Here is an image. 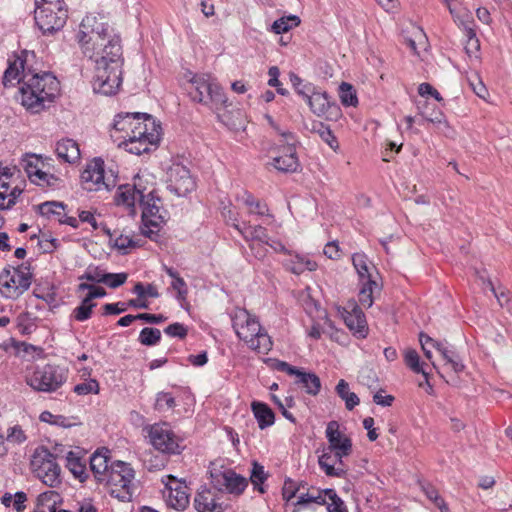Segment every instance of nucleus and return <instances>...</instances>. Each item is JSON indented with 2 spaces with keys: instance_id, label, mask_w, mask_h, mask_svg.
Returning a JSON list of instances; mask_svg holds the SVG:
<instances>
[{
  "instance_id": "6ab92c4d",
  "label": "nucleus",
  "mask_w": 512,
  "mask_h": 512,
  "mask_svg": "<svg viewBox=\"0 0 512 512\" xmlns=\"http://www.w3.org/2000/svg\"><path fill=\"white\" fill-rule=\"evenodd\" d=\"M341 314L350 331L359 338L367 336L368 328L365 315L354 300L347 301Z\"/></svg>"
},
{
  "instance_id": "680f3d73",
  "label": "nucleus",
  "mask_w": 512,
  "mask_h": 512,
  "mask_svg": "<svg viewBox=\"0 0 512 512\" xmlns=\"http://www.w3.org/2000/svg\"><path fill=\"white\" fill-rule=\"evenodd\" d=\"M300 486L297 485L296 482H294L291 479H286L282 488V497L287 502L290 501L292 498L296 496V494L299 492Z\"/></svg>"
},
{
  "instance_id": "4be33fe9",
  "label": "nucleus",
  "mask_w": 512,
  "mask_h": 512,
  "mask_svg": "<svg viewBox=\"0 0 512 512\" xmlns=\"http://www.w3.org/2000/svg\"><path fill=\"white\" fill-rule=\"evenodd\" d=\"M65 208L66 205L64 203L57 201H47L37 206L39 214L48 220H55L60 224L77 228L78 219L76 217L67 216Z\"/></svg>"
},
{
  "instance_id": "9d476101",
  "label": "nucleus",
  "mask_w": 512,
  "mask_h": 512,
  "mask_svg": "<svg viewBox=\"0 0 512 512\" xmlns=\"http://www.w3.org/2000/svg\"><path fill=\"white\" fill-rule=\"evenodd\" d=\"M34 472L42 482L54 488L61 483V468L56 462L52 453L47 449L41 448L35 451L31 462Z\"/></svg>"
},
{
  "instance_id": "473e14b6",
  "label": "nucleus",
  "mask_w": 512,
  "mask_h": 512,
  "mask_svg": "<svg viewBox=\"0 0 512 512\" xmlns=\"http://www.w3.org/2000/svg\"><path fill=\"white\" fill-rule=\"evenodd\" d=\"M60 502L61 497L56 491H45L37 498V507L35 512H56L57 505L60 504Z\"/></svg>"
},
{
  "instance_id": "a211bd4d",
  "label": "nucleus",
  "mask_w": 512,
  "mask_h": 512,
  "mask_svg": "<svg viewBox=\"0 0 512 512\" xmlns=\"http://www.w3.org/2000/svg\"><path fill=\"white\" fill-rule=\"evenodd\" d=\"M325 436L328 441L326 448L329 451L336 452V456L347 457L352 453V441L345 433L340 430L337 421H330L325 430Z\"/></svg>"
},
{
  "instance_id": "a19ab883",
  "label": "nucleus",
  "mask_w": 512,
  "mask_h": 512,
  "mask_svg": "<svg viewBox=\"0 0 512 512\" xmlns=\"http://www.w3.org/2000/svg\"><path fill=\"white\" fill-rule=\"evenodd\" d=\"M243 202L246 206H248L250 208L249 209L250 214L273 217L269 213V209H268V206L266 205V203L261 202L260 200L256 199L252 194L245 192L243 195Z\"/></svg>"
},
{
  "instance_id": "052dcab7",
  "label": "nucleus",
  "mask_w": 512,
  "mask_h": 512,
  "mask_svg": "<svg viewBox=\"0 0 512 512\" xmlns=\"http://www.w3.org/2000/svg\"><path fill=\"white\" fill-rule=\"evenodd\" d=\"M6 440L14 444H20L26 440V435L19 425L8 428Z\"/></svg>"
},
{
  "instance_id": "9b49d317",
  "label": "nucleus",
  "mask_w": 512,
  "mask_h": 512,
  "mask_svg": "<svg viewBox=\"0 0 512 512\" xmlns=\"http://www.w3.org/2000/svg\"><path fill=\"white\" fill-rule=\"evenodd\" d=\"M150 443L153 447L165 454H179L182 450L180 438L166 422L156 423L149 427Z\"/></svg>"
},
{
  "instance_id": "a18cd8bd",
  "label": "nucleus",
  "mask_w": 512,
  "mask_h": 512,
  "mask_svg": "<svg viewBox=\"0 0 512 512\" xmlns=\"http://www.w3.org/2000/svg\"><path fill=\"white\" fill-rule=\"evenodd\" d=\"M95 306L96 303L89 301L87 298H84L80 305L73 310L72 316L76 321L84 322L91 318L93 308Z\"/></svg>"
},
{
  "instance_id": "13d9d810",
  "label": "nucleus",
  "mask_w": 512,
  "mask_h": 512,
  "mask_svg": "<svg viewBox=\"0 0 512 512\" xmlns=\"http://www.w3.org/2000/svg\"><path fill=\"white\" fill-rule=\"evenodd\" d=\"M115 247L122 251L123 253L127 252V249L135 248L139 246L138 242L133 239V237L129 235L120 234L115 238Z\"/></svg>"
},
{
  "instance_id": "69168bd1",
  "label": "nucleus",
  "mask_w": 512,
  "mask_h": 512,
  "mask_svg": "<svg viewBox=\"0 0 512 512\" xmlns=\"http://www.w3.org/2000/svg\"><path fill=\"white\" fill-rule=\"evenodd\" d=\"M171 286L174 290L177 291V299L178 300H185L188 295V289L186 282L182 277H179L172 281Z\"/></svg>"
},
{
  "instance_id": "79ce46f5",
  "label": "nucleus",
  "mask_w": 512,
  "mask_h": 512,
  "mask_svg": "<svg viewBox=\"0 0 512 512\" xmlns=\"http://www.w3.org/2000/svg\"><path fill=\"white\" fill-rule=\"evenodd\" d=\"M353 266L362 282L372 279L368 258L363 253H355L352 256Z\"/></svg>"
},
{
  "instance_id": "39448f33",
  "label": "nucleus",
  "mask_w": 512,
  "mask_h": 512,
  "mask_svg": "<svg viewBox=\"0 0 512 512\" xmlns=\"http://www.w3.org/2000/svg\"><path fill=\"white\" fill-rule=\"evenodd\" d=\"M155 119L147 113H119L115 116L110 136L118 146L126 140L147 133V126L154 125Z\"/></svg>"
},
{
  "instance_id": "f257e3e1",
  "label": "nucleus",
  "mask_w": 512,
  "mask_h": 512,
  "mask_svg": "<svg viewBox=\"0 0 512 512\" xmlns=\"http://www.w3.org/2000/svg\"><path fill=\"white\" fill-rule=\"evenodd\" d=\"M112 32L104 17L89 14L82 19L77 34L83 53L95 60L93 90L106 96L116 94L122 83V46Z\"/></svg>"
},
{
  "instance_id": "2f4dec72",
  "label": "nucleus",
  "mask_w": 512,
  "mask_h": 512,
  "mask_svg": "<svg viewBox=\"0 0 512 512\" xmlns=\"http://www.w3.org/2000/svg\"><path fill=\"white\" fill-rule=\"evenodd\" d=\"M251 409L260 429H265L274 424V412L267 404L254 401L251 404Z\"/></svg>"
},
{
  "instance_id": "37998d69",
  "label": "nucleus",
  "mask_w": 512,
  "mask_h": 512,
  "mask_svg": "<svg viewBox=\"0 0 512 512\" xmlns=\"http://www.w3.org/2000/svg\"><path fill=\"white\" fill-rule=\"evenodd\" d=\"M313 131L316 132L319 137L329 145L331 149L337 151L339 149V143L337 138L329 128V126L325 125L322 122L315 123L313 125Z\"/></svg>"
},
{
  "instance_id": "ddd939ff",
  "label": "nucleus",
  "mask_w": 512,
  "mask_h": 512,
  "mask_svg": "<svg viewBox=\"0 0 512 512\" xmlns=\"http://www.w3.org/2000/svg\"><path fill=\"white\" fill-rule=\"evenodd\" d=\"M68 18L65 6L58 8L36 7L34 19L38 28L43 34H53L61 30Z\"/></svg>"
},
{
  "instance_id": "864d4df0",
  "label": "nucleus",
  "mask_w": 512,
  "mask_h": 512,
  "mask_svg": "<svg viewBox=\"0 0 512 512\" xmlns=\"http://www.w3.org/2000/svg\"><path fill=\"white\" fill-rule=\"evenodd\" d=\"M35 184L38 186H41V187H49L52 189H57L63 185V180L54 174H48V173L42 171L41 178L36 179Z\"/></svg>"
},
{
  "instance_id": "4d7b16f0",
  "label": "nucleus",
  "mask_w": 512,
  "mask_h": 512,
  "mask_svg": "<svg viewBox=\"0 0 512 512\" xmlns=\"http://www.w3.org/2000/svg\"><path fill=\"white\" fill-rule=\"evenodd\" d=\"M74 392L78 395L98 394L99 383L95 379H90L89 381L77 384L74 387Z\"/></svg>"
},
{
  "instance_id": "338daca9",
  "label": "nucleus",
  "mask_w": 512,
  "mask_h": 512,
  "mask_svg": "<svg viewBox=\"0 0 512 512\" xmlns=\"http://www.w3.org/2000/svg\"><path fill=\"white\" fill-rule=\"evenodd\" d=\"M126 310V303H107L103 306V315H118Z\"/></svg>"
},
{
  "instance_id": "c03bdc74",
  "label": "nucleus",
  "mask_w": 512,
  "mask_h": 512,
  "mask_svg": "<svg viewBox=\"0 0 512 512\" xmlns=\"http://www.w3.org/2000/svg\"><path fill=\"white\" fill-rule=\"evenodd\" d=\"M377 287L378 285L373 279H368V281L363 282L362 288L358 294V300L362 306L369 308L373 305V292Z\"/></svg>"
},
{
  "instance_id": "8fccbe9b",
  "label": "nucleus",
  "mask_w": 512,
  "mask_h": 512,
  "mask_svg": "<svg viewBox=\"0 0 512 512\" xmlns=\"http://www.w3.org/2000/svg\"><path fill=\"white\" fill-rule=\"evenodd\" d=\"M176 406L174 396L169 392H159L156 395L154 408L159 412L172 410Z\"/></svg>"
},
{
  "instance_id": "72a5a7b5",
  "label": "nucleus",
  "mask_w": 512,
  "mask_h": 512,
  "mask_svg": "<svg viewBox=\"0 0 512 512\" xmlns=\"http://www.w3.org/2000/svg\"><path fill=\"white\" fill-rule=\"evenodd\" d=\"M108 450L105 453L96 451L90 457V470L93 472L95 479L100 482V478H103L110 469L108 464L109 457L107 456Z\"/></svg>"
},
{
  "instance_id": "4468645a",
  "label": "nucleus",
  "mask_w": 512,
  "mask_h": 512,
  "mask_svg": "<svg viewBox=\"0 0 512 512\" xmlns=\"http://www.w3.org/2000/svg\"><path fill=\"white\" fill-rule=\"evenodd\" d=\"M148 180L144 176L136 175L133 183L120 185L115 194V203L132 208L136 203L143 201V194L148 190Z\"/></svg>"
},
{
  "instance_id": "3c124183",
  "label": "nucleus",
  "mask_w": 512,
  "mask_h": 512,
  "mask_svg": "<svg viewBox=\"0 0 512 512\" xmlns=\"http://www.w3.org/2000/svg\"><path fill=\"white\" fill-rule=\"evenodd\" d=\"M139 342L145 346H153L161 340V332L157 328L145 327L140 331Z\"/></svg>"
},
{
  "instance_id": "ea45409f",
  "label": "nucleus",
  "mask_w": 512,
  "mask_h": 512,
  "mask_svg": "<svg viewBox=\"0 0 512 512\" xmlns=\"http://www.w3.org/2000/svg\"><path fill=\"white\" fill-rule=\"evenodd\" d=\"M324 505L327 503L325 490H312L307 493H300L295 506H308L309 504Z\"/></svg>"
},
{
  "instance_id": "dca6fc26",
  "label": "nucleus",
  "mask_w": 512,
  "mask_h": 512,
  "mask_svg": "<svg viewBox=\"0 0 512 512\" xmlns=\"http://www.w3.org/2000/svg\"><path fill=\"white\" fill-rule=\"evenodd\" d=\"M161 126L154 121L147 126V133L123 142L125 150L135 155L148 153L152 147H156L160 141Z\"/></svg>"
},
{
  "instance_id": "c756f323",
  "label": "nucleus",
  "mask_w": 512,
  "mask_h": 512,
  "mask_svg": "<svg viewBox=\"0 0 512 512\" xmlns=\"http://www.w3.org/2000/svg\"><path fill=\"white\" fill-rule=\"evenodd\" d=\"M295 384L302 387L311 396L318 395L321 389L320 378L315 373L303 370H300L296 375Z\"/></svg>"
},
{
  "instance_id": "bf43d9fd",
  "label": "nucleus",
  "mask_w": 512,
  "mask_h": 512,
  "mask_svg": "<svg viewBox=\"0 0 512 512\" xmlns=\"http://www.w3.org/2000/svg\"><path fill=\"white\" fill-rule=\"evenodd\" d=\"M468 82L470 87L478 97L486 99V96H488V90L477 74H474L472 77H469Z\"/></svg>"
},
{
  "instance_id": "de8ad7c7",
  "label": "nucleus",
  "mask_w": 512,
  "mask_h": 512,
  "mask_svg": "<svg viewBox=\"0 0 512 512\" xmlns=\"http://www.w3.org/2000/svg\"><path fill=\"white\" fill-rule=\"evenodd\" d=\"M300 24L298 16H288L277 19L272 24V31L275 34H281L288 32L291 28L296 27Z\"/></svg>"
},
{
  "instance_id": "f8f14e48",
  "label": "nucleus",
  "mask_w": 512,
  "mask_h": 512,
  "mask_svg": "<svg viewBox=\"0 0 512 512\" xmlns=\"http://www.w3.org/2000/svg\"><path fill=\"white\" fill-rule=\"evenodd\" d=\"M81 181L84 189L88 191L110 190L115 185L114 176L106 175L104 161L101 158H94L86 165L81 174Z\"/></svg>"
},
{
  "instance_id": "4c0bfd02",
  "label": "nucleus",
  "mask_w": 512,
  "mask_h": 512,
  "mask_svg": "<svg viewBox=\"0 0 512 512\" xmlns=\"http://www.w3.org/2000/svg\"><path fill=\"white\" fill-rule=\"evenodd\" d=\"M336 392L345 401V406L348 410H353L360 402L359 397L354 392H350L349 384L344 379L338 382Z\"/></svg>"
},
{
  "instance_id": "58836bf2",
  "label": "nucleus",
  "mask_w": 512,
  "mask_h": 512,
  "mask_svg": "<svg viewBox=\"0 0 512 512\" xmlns=\"http://www.w3.org/2000/svg\"><path fill=\"white\" fill-rule=\"evenodd\" d=\"M268 474L266 473L264 466L254 461L252 463V469L250 474V481L256 489L261 494L266 492L264 487V482L267 480Z\"/></svg>"
},
{
  "instance_id": "0e129e2a",
  "label": "nucleus",
  "mask_w": 512,
  "mask_h": 512,
  "mask_svg": "<svg viewBox=\"0 0 512 512\" xmlns=\"http://www.w3.org/2000/svg\"><path fill=\"white\" fill-rule=\"evenodd\" d=\"M164 332L171 337L183 339L187 335V328L181 323H173L164 329Z\"/></svg>"
},
{
  "instance_id": "5fc2aeb1",
  "label": "nucleus",
  "mask_w": 512,
  "mask_h": 512,
  "mask_svg": "<svg viewBox=\"0 0 512 512\" xmlns=\"http://www.w3.org/2000/svg\"><path fill=\"white\" fill-rule=\"evenodd\" d=\"M107 273L99 267L88 268L83 275L79 277L80 280H87L94 283H105Z\"/></svg>"
},
{
  "instance_id": "c9c22d12",
  "label": "nucleus",
  "mask_w": 512,
  "mask_h": 512,
  "mask_svg": "<svg viewBox=\"0 0 512 512\" xmlns=\"http://www.w3.org/2000/svg\"><path fill=\"white\" fill-rule=\"evenodd\" d=\"M66 466L81 482L85 481L87 478L85 460L77 456L76 453L69 451L66 456Z\"/></svg>"
},
{
  "instance_id": "6e6552de",
  "label": "nucleus",
  "mask_w": 512,
  "mask_h": 512,
  "mask_svg": "<svg viewBox=\"0 0 512 512\" xmlns=\"http://www.w3.org/2000/svg\"><path fill=\"white\" fill-rule=\"evenodd\" d=\"M31 280L32 273L26 264L5 268L0 273V292L5 298L17 299L29 289Z\"/></svg>"
},
{
  "instance_id": "e433bc0d",
  "label": "nucleus",
  "mask_w": 512,
  "mask_h": 512,
  "mask_svg": "<svg viewBox=\"0 0 512 512\" xmlns=\"http://www.w3.org/2000/svg\"><path fill=\"white\" fill-rule=\"evenodd\" d=\"M23 72L26 71L22 59L17 58L13 62H10L3 75V85L8 87L13 85L14 80H18V82L22 81Z\"/></svg>"
},
{
  "instance_id": "423d86ee",
  "label": "nucleus",
  "mask_w": 512,
  "mask_h": 512,
  "mask_svg": "<svg viewBox=\"0 0 512 512\" xmlns=\"http://www.w3.org/2000/svg\"><path fill=\"white\" fill-rule=\"evenodd\" d=\"M134 478V471L129 464L122 461H115L110 464V469L100 483H105L111 496L121 500L131 499V483Z\"/></svg>"
},
{
  "instance_id": "1a4fd4ad",
  "label": "nucleus",
  "mask_w": 512,
  "mask_h": 512,
  "mask_svg": "<svg viewBox=\"0 0 512 512\" xmlns=\"http://www.w3.org/2000/svg\"><path fill=\"white\" fill-rule=\"evenodd\" d=\"M211 483L218 491H225L236 496L241 495L248 485L245 477L237 474L231 468L211 463Z\"/></svg>"
},
{
  "instance_id": "603ef678",
  "label": "nucleus",
  "mask_w": 512,
  "mask_h": 512,
  "mask_svg": "<svg viewBox=\"0 0 512 512\" xmlns=\"http://www.w3.org/2000/svg\"><path fill=\"white\" fill-rule=\"evenodd\" d=\"M405 364L415 373H422L424 376L427 374L424 372L422 365L420 364V357L416 350L409 349L404 354Z\"/></svg>"
},
{
  "instance_id": "cd10ccee",
  "label": "nucleus",
  "mask_w": 512,
  "mask_h": 512,
  "mask_svg": "<svg viewBox=\"0 0 512 512\" xmlns=\"http://www.w3.org/2000/svg\"><path fill=\"white\" fill-rule=\"evenodd\" d=\"M194 506L198 512H223L222 504L216 500L215 494L207 489L196 495Z\"/></svg>"
},
{
  "instance_id": "aec40b11",
  "label": "nucleus",
  "mask_w": 512,
  "mask_h": 512,
  "mask_svg": "<svg viewBox=\"0 0 512 512\" xmlns=\"http://www.w3.org/2000/svg\"><path fill=\"white\" fill-rule=\"evenodd\" d=\"M286 145L283 146V154L273 159L274 167L281 172H294L299 163L296 156L295 137L291 132H282Z\"/></svg>"
},
{
  "instance_id": "412c9836",
  "label": "nucleus",
  "mask_w": 512,
  "mask_h": 512,
  "mask_svg": "<svg viewBox=\"0 0 512 512\" xmlns=\"http://www.w3.org/2000/svg\"><path fill=\"white\" fill-rule=\"evenodd\" d=\"M167 478L169 482L165 484L166 503L178 511H183L189 504L188 487L184 483L177 481L172 475H168Z\"/></svg>"
},
{
  "instance_id": "e2e57ef3",
  "label": "nucleus",
  "mask_w": 512,
  "mask_h": 512,
  "mask_svg": "<svg viewBox=\"0 0 512 512\" xmlns=\"http://www.w3.org/2000/svg\"><path fill=\"white\" fill-rule=\"evenodd\" d=\"M128 275L124 272L122 273H107L105 285L110 288H118L123 285L127 280Z\"/></svg>"
},
{
  "instance_id": "0eeeda50",
  "label": "nucleus",
  "mask_w": 512,
  "mask_h": 512,
  "mask_svg": "<svg viewBox=\"0 0 512 512\" xmlns=\"http://www.w3.org/2000/svg\"><path fill=\"white\" fill-rule=\"evenodd\" d=\"M68 370L59 365L46 364L37 366L26 376L27 384L39 392L52 393L57 391L67 380Z\"/></svg>"
},
{
  "instance_id": "5701e85b",
  "label": "nucleus",
  "mask_w": 512,
  "mask_h": 512,
  "mask_svg": "<svg viewBox=\"0 0 512 512\" xmlns=\"http://www.w3.org/2000/svg\"><path fill=\"white\" fill-rule=\"evenodd\" d=\"M344 458H338L336 452L329 451L328 448L324 447L322 454L318 458V464L327 476L341 478L347 474Z\"/></svg>"
},
{
  "instance_id": "7c9ffc66",
  "label": "nucleus",
  "mask_w": 512,
  "mask_h": 512,
  "mask_svg": "<svg viewBox=\"0 0 512 512\" xmlns=\"http://www.w3.org/2000/svg\"><path fill=\"white\" fill-rule=\"evenodd\" d=\"M311 111L317 116H325L333 106L327 93L315 90L306 100Z\"/></svg>"
},
{
  "instance_id": "393cba45",
  "label": "nucleus",
  "mask_w": 512,
  "mask_h": 512,
  "mask_svg": "<svg viewBox=\"0 0 512 512\" xmlns=\"http://www.w3.org/2000/svg\"><path fill=\"white\" fill-rule=\"evenodd\" d=\"M234 227L242 234V236L247 242H251L249 244L251 250L256 249L255 242H257V245L269 244V236L266 228H264L263 226H252L250 224L244 223L243 226L234 224Z\"/></svg>"
},
{
  "instance_id": "b1692460",
  "label": "nucleus",
  "mask_w": 512,
  "mask_h": 512,
  "mask_svg": "<svg viewBox=\"0 0 512 512\" xmlns=\"http://www.w3.org/2000/svg\"><path fill=\"white\" fill-rule=\"evenodd\" d=\"M143 201H140L139 206L142 208V218L143 220L149 222L151 225L156 226L158 224V220H161L162 217L159 215L160 206L158 202L159 198L155 196V189L153 184H148V190L143 194Z\"/></svg>"
},
{
  "instance_id": "2eb2a0df",
  "label": "nucleus",
  "mask_w": 512,
  "mask_h": 512,
  "mask_svg": "<svg viewBox=\"0 0 512 512\" xmlns=\"http://www.w3.org/2000/svg\"><path fill=\"white\" fill-rule=\"evenodd\" d=\"M196 183L187 167L180 163L173 164L168 171L167 188L179 197L193 191Z\"/></svg>"
},
{
  "instance_id": "a878e982",
  "label": "nucleus",
  "mask_w": 512,
  "mask_h": 512,
  "mask_svg": "<svg viewBox=\"0 0 512 512\" xmlns=\"http://www.w3.org/2000/svg\"><path fill=\"white\" fill-rule=\"evenodd\" d=\"M434 348L440 353L445 366L450 367L455 373H461L465 369V365L460 354L452 346H448L442 342H435Z\"/></svg>"
},
{
  "instance_id": "7ed1b4c3",
  "label": "nucleus",
  "mask_w": 512,
  "mask_h": 512,
  "mask_svg": "<svg viewBox=\"0 0 512 512\" xmlns=\"http://www.w3.org/2000/svg\"><path fill=\"white\" fill-rule=\"evenodd\" d=\"M230 316L237 337L250 349L261 354H267L272 349L271 337L262 328L255 315L244 308L236 307Z\"/></svg>"
},
{
  "instance_id": "f3484780",
  "label": "nucleus",
  "mask_w": 512,
  "mask_h": 512,
  "mask_svg": "<svg viewBox=\"0 0 512 512\" xmlns=\"http://www.w3.org/2000/svg\"><path fill=\"white\" fill-rule=\"evenodd\" d=\"M16 172L14 166H3L0 163V210L9 209L15 205L22 189L11 187V179Z\"/></svg>"
},
{
  "instance_id": "f704fd0d",
  "label": "nucleus",
  "mask_w": 512,
  "mask_h": 512,
  "mask_svg": "<svg viewBox=\"0 0 512 512\" xmlns=\"http://www.w3.org/2000/svg\"><path fill=\"white\" fill-rule=\"evenodd\" d=\"M41 164L40 158L34 154H26L21 160V165L27 173L28 178L34 184L36 179L41 178V172L43 171L40 168Z\"/></svg>"
},
{
  "instance_id": "f03ea898",
  "label": "nucleus",
  "mask_w": 512,
  "mask_h": 512,
  "mask_svg": "<svg viewBox=\"0 0 512 512\" xmlns=\"http://www.w3.org/2000/svg\"><path fill=\"white\" fill-rule=\"evenodd\" d=\"M59 86L57 78L49 72H23L20 87L21 103L28 110L38 113L45 107L46 102H52L57 96Z\"/></svg>"
},
{
  "instance_id": "c85d7f7f",
  "label": "nucleus",
  "mask_w": 512,
  "mask_h": 512,
  "mask_svg": "<svg viewBox=\"0 0 512 512\" xmlns=\"http://www.w3.org/2000/svg\"><path fill=\"white\" fill-rule=\"evenodd\" d=\"M55 151L57 156L67 163H75L80 159V148L73 139H62L57 142Z\"/></svg>"
},
{
  "instance_id": "49530a36",
  "label": "nucleus",
  "mask_w": 512,
  "mask_h": 512,
  "mask_svg": "<svg viewBox=\"0 0 512 512\" xmlns=\"http://www.w3.org/2000/svg\"><path fill=\"white\" fill-rule=\"evenodd\" d=\"M325 494L327 503L324 505H326L328 512H348L344 501L333 489H326Z\"/></svg>"
},
{
  "instance_id": "774afa93",
  "label": "nucleus",
  "mask_w": 512,
  "mask_h": 512,
  "mask_svg": "<svg viewBox=\"0 0 512 512\" xmlns=\"http://www.w3.org/2000/svg\"><path fill=\"white\" fill-rule=\"evenodd\" d=\"M418 93L421 96L430 95L438 102H441L443 100L440 93L429 83H421L418 87Z\"/></svg>"
},
{
  "instance_id": "bb28decb",
  "label": "nucleus",
  "mask_w": 512,
  "mask_h": 512,
  "mask_svg": "<svg viewBox=\"0 0 512 512\" xmlns=\"http://www.w3.org/2000/svg\"><path fill=\"white\" fill-rule=\"evenodd\" d=\"M421 115L424 121L435 125L439 132L446 136H450L452 129L449 126L445 115L440 109H436L435 107L430 108V105L426 104L424 110L421 112Z\"/></svg>"
},
{
  "instance_id": "20e7f679",
  "label": "nucleus",
  "mask_w": 512,
  "mask_h": 512,
  "mask_svg": "<svg viewBox=\"0 0 512 512\" xmlns=\"http://www.w3.org/2000/svg\"><path fill=\"white\" fill-rule=\"evenodd\" d=\"M192 101L209 107L221 119L220 111L227 107L228 99L222 87L209 74H195L187 88Z\"/></svg>"
},
{
  "instance_id": "6e6d98bb",
  "label": "nucleus",
  "mask_w": 512,
  "mask_h": 512,
  "mask_svg": "<svg viewBox=\"0 0 512 512\" xmlns=\"http://www.w3.org/2000/svg\"><path fill=\"white\" fill-rule=\"evenodd\" d=\"M407 45L415 54H419L417 46L426 49L427 37L424 31L421 28H417L414 33V38L407 39Z\"/></svg>"
},
{
  "instance_id": "09e8293b",
  "label": "nucleus",
  "mask_w": 512,
  "mask_h": 512,
  "mask_svg": "<svg viewBox=\"0 0 512 512\" xmlns=\"http://www.w3.org/2000/svg\"><path fill=\"white\" fill-rule=\"evenodd\" d=\"M339 97L344 106H356L358 103L355 89L346 82L341 83L339 86Z\"/></svg>"
}]
</instances>
